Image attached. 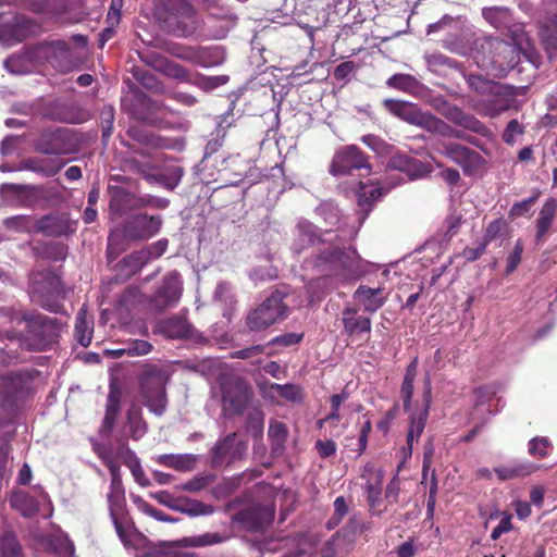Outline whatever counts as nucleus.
I'll list each match as a JSON object with an SVG mask.
<instances>
[{
	"mask_svg": "<svg viewBox=\"0 0 557 557\" xmlns=\"http://www.w3.org/2000/svg\"><path fill=\"white\" fill-rule=\"evenodd\" d=\"M308 262L315 272L339 281H356L366 273L357 250L339 245L320 249Z\"/></svg>",
	"mask_w": 557,
	"mask_h": 557,
	"instance_id": "obj_1",
	"label": "nucleus"
},
{
	"mask_svg": "<svg viewBox=\"0 0 557 557\" xmlns=\"http://www.w3.org/2000/svg\"><path fill=\"white\" fill-rule=\"evenodd\" d=\"M11 320L26 324V351H46L59 341L62 323L57 318L22 310L12 314Z\"/></svg>",
	"mask_w": 557,
	"mask_h": 557,
	"instance_id": "obj_2",
	"label": "nucleus"
},
{
	"mask_svg": "<svg viewBox=\"0 0 557 557\" xmlns=\"http://www.w3.org/2000/svg\"><path fill=\"white\" fill-rule=\"evenodd\" d=\"M169 379V373L154 363H146L138 375L139 391L146 406L159 416L166 408L165 385Z\"/></svg>",
	"mask_w": 557,
	"mask_h": 557,
	"instance_id": "obj_3",
	"label": "nucleus"
},
{
	"mask_svg": "<svg viewBox=\"0 0 557 557\" xmlns=\"http://www.w3.org/2000/svg\"><path fill=\"white\" fill-rule=\"evenodd\" d=\"M159 18L177 37L191 36L197 29L196 12L186 0H163Z\"/></svg>",
	"mask_w": 557,
	"mask_h": 557,
	"instance_id": "obj_4",
	"label": "nucleus"
},
{
	"mask_svg": "<svg viewBox=\"0 0 557 557\" xmlns=\"http://www.w3.org/2000/svg\"><path fill=\"white\" fill-rule=\"evenodd\" d=\"M287 293L275 289L259 306L251 309L246 317L250 331H263L288 315V306L284 299Z\"/></svg>",
	"mask_w": 557,
	"mask_h": 557,
	"instance_id": "obj_5",
	"label": "nucleus"
},
{
	"mask_svg": "<svg viewBox=\"0 0 557 557\" xmlns=\"http://www.w3.org/2000/svg\"><path fill=\"white\" fill-rule=\"evenodd\" d=\"M28 57L36 64H49L60 73H69L75 65L70 45L64 40H44L30 45Z\"/></svg>",
	"mask_w": 557,
	"mask_h": 557,
	"instance_id": "obj_6",
	"label": "nucleus"
},
{
	"mask_svg": "<svg viewBox=\"0 0 557 557\" xmlns=\"http://www.w3.org/2000/svg\"><path fill=\"white\" fill-rule=\"evenodd\" d=\"M34 148L37 152L46 156H66L76 153L79 144L72 129L55 127L40 132L35 139Z\"/></svg>",
	"mask_w": 557,
	"mask_h": 557,
	"instance_id": "obj_7",
	"label": "nucleus"
},
{
	"mask_svg": "<svg viewBox=\"0 0 557 557\" xmlns=\"http://www.w3.org/2000/svg\"><path fill=\"white\" fill-rule=\"evenodd\" d=\"M221 392L222 411L230 418L242 416L253 397L251 386L242 377H234L223 383Z\"/></svg>",
	"mask_w": 557,
	"mask_h": 557,
	"instance_id": "obj_8",
	"label": "nucleus"
},
{
	"mask_svg": "<svg viewBox=\"0 0 557 557\" xmlns=\"http://www.w3.org/2000/svg\"><path fill=\"white\" fill-rule=\"evenodd\" d=\"M28 379L21 372L1 376L0 384V418H8L9 424L21 400L28 389Z\"/></svg>",
	"mask_w": 557,
	"mask_h": 557,
	"instance_id": "obj_9",
	"label": "nucleus"
},
{
	"mask_svg": "<svg viewBox=\"0 0 557 557\" xmlns=\"http://www.w3.org/2000/svg\"><path fill=\"white\" fill-rule=\"evenodd\" d=\"M434 108L453 124L475 133L486 139H492L494 134L485 123L471 113L463 111L456 104L449 103L444 97L434 99Z\"/></svg>",
	"mask_w": 557,
	"mask_h": 557,
	"instance_id": "obj_10",
	"label": "nucleus"
},
{
	"mask_svg": "<svg viewBox=\"0 0 557 557\" xmlns=\"http://www.w3.org/2000/svg\"><path fill=\"white\" fill-rule=\"evenodd\" d=\"M384 108L400 120L431 133L436 116L421 110L417 104L396 99H385Z\"/></svg>",
	"mask_w": 557,
	"mask_h": 557,
	"instance_id": "obj_11",
	"label": "nucleus"
},
{
	"mask_svg": "<svg viewBox=\"0 0 557 557\" xmlns=\"http://www.w3.org/2000/svg\"><path fill=\"white\" fill-rule=\"evenodd\" d=\"M513 101L515 92L512 87L495 83L490 92L478 101L475 109L481 115L495 119L508 111Z\"/></svg>",
	"mask_w": 557,
	"mask_h": 557,
	"instance_id": "obj_12",
	"label": "nucleus"
},
{
	"mask_svg": "<svg viewBox=\"0 0 557 557\" xmlns=\"http://www.w3.org/2000/svg\"><path fill=\"white\" fill-rule=\"evenodd\" d=\"M361 169H371L368 157L358 146L348 145L336 150L329 171L332 175L337 176Z\"/></svg>",
	"mask_w": 557,
	"mask_h": 557,
	"instance_id": "obj_13",
	"label": "nucleus"
},
{
	"mask_svg": "<svg viewBox=\"0 0 557 557\" xmlns=\"http://www.w3.org/2000/svg\"><path fill=\"white\" fill-rule=\"evenodd\" d=\"M182 281L177 272L168 273L154 294L149 298L148 304L152 311L162 312L174 307L182 296Z\"/></svg>",
	"mask_w": 557,
	"mask_h": 557,
	"instance_id": "obj_14",
	"label": "nucleus"
},
{
	"mask_svg": "<svg viewBox=\"0 0 557 557\" xmlns=\"http://www.w3.org/2000/svg\"><path fill=\"white\" fill-rule=\"evenodd\" d=\"M162 226L160 215L138 213L128 219L124 224V235L131 240H147L156 236Z\"/></svg>",
	"mask_w": 557,
	"mask_h": 557,
	"instance_id": "obj_15",
	"label": "nucleus"
},
{
	"mask_svg": "<svg viewBox=\"0 0 557 557\" xmlns=\"http://www.w3.org/2000/svg\"><path fill=\"white\" fill-rule=\"evenodd\" d=\"M444 154L461 166L465 175H473L485 164L484 158L479 152L458 143L444 145Z\"/></svg>",
	"mask_w": 557,
	"mask_h": 557,
	"instance_id": "obj_16",
	"label": "nucleus"
},
{
	"mask_svg": "<svg viewBox=\"0 0 557 557\" xmlns=\"http://www.w3.org/2000/svg\"><path fill=\"white\" fill-rule=\"evenodd\" d=\"M342 333L351 339L369 336L372 329L370 317L360 313L359 308L352 305H346L341 312Z\"/></svg>",
	"mask_w": 557,
	"mask_h": 557,
	"instance_id": "obj_17",
	"label": "nucleus"
},
{
	"mask_svg": "<svg viewBox=\"0 0 557 557\" xmlns=\"http://www.w3.org/2000/svg\"><path fill=\"white\" fill-rule=\"evenodd\" d=\"M17 189L34 206L58 205L63 199L59 180L42 185H22Z\"/></svg>",
	"mask_w": 557,
	"mask_h": 557,
	"instance_id": "obj_18",
	"label": "nucleus"
},
{
	"mask_svg": "<svg viewBox=\"0 0 557 557\" xmlns=\"http://www.w3.org/2000/svg\"><path fill=\"white\" fill-rule=\"evenodd\" d=\"M35 231L48 237L69 236L76 231V224L65 214H47L35 221Z\"/></svg>",
	"mask_w": 557,
	"mask_h": 557,
	"instance_id": "obj_19",
	"label": "nucleus"
},
{
	"mask_svg": "<svg viewBox=\"0 0 557 557\" xmlns=\"http://www.w3.org/2000/svg\"><path fill=\"white\" fill-rule=\"evenodd\" d=\"M48 115L55 121L81 124L89 119V113L74 102L53 101L48 107Z\"/></svg>",
	"mask_w": 557,
	"mask_h": 557,
	"instance_id": "obj_20",
	"label": "nucleus"
},
{
	"mask_svg": "<svg viewBox=\"0 0 557 557\" xmlns=\"http://www.w3.org/2000/svg\"><path fill=\"white\" fill-rule=\"evenodd\" d=\"M386 166L387 169L405 173L410 180L420 178L429 172L428 166L422 161L405 152L392 154Z\"/></svg>",
	"mask_w": 557,
	"mask_h": 557,
	"instance_id": "obj_21",
	"label": "nucleus"
},
{
	"mask_svg": "<svg viewBox=\"0 0 557 557\" xmlns=\"http://www.w3.org/2000/svg\"><path fill=\"white\" fill-rule=\"evenodd\" d=\"M354 300L362 307L364 312L375 313L388 299V294L383 287L372 288L368 285H359L352 294Z\"/></svg>",
	"mask_w": 557,
	"mask_h": 557,
	"instance_id": "obj_22",
	"label": "nucleus"
},
{
	"mask_svg": "<svg viewBox=\"0 0 557 557\" xmlns=\"http://www.w3.org/2000/svg\"><path fill=\"white\" fill-rule=\"evenodd\" d=\"M121 411V391L116 387L110 388L107 397L106 412L98 434L101 438L110 440L115 422Z\"/></svg>",
	"mask_w": 557,
	"mask_h": 557,
	"instance_id": "obj_23",
	"label": "nucleus"
},
{
	"mask_svg": "<svg viewBox=\"0 0 557 557\" xmlns=\"http://www.w3.org/2000/svg\"><path fill=\"white\" fill-rule=\"evenodd\" d=\"M240 447L236 442V434H230L219 441L212 449L211 466L219 468L239 458Z\"/></svg>",
	"mask_w": 557,
	"mask_h": 557,
	"instance_id": "obj_24",
	"label": "nucleus"
},
{
	"mask_svg": "<svg viewBox=\"0 0 557 557\" xmlns=\"http://www.w3.org/2000/svg\"><path fill=\"white\" fill-rule=\"evenodd\" d=\"M110 195L109 208L116 215H124L136 210L137 194L132 193L123 186L109 185Z\"/></svg>",
	"mask_w": 557,
	"mask_h": 557,
	"instance_id": "obj_25",
	"label": "nucleus"
},
{
	"mask_svg": "<svg viewBox=\"0 0 557 557\" xmlns=\"http://www.w3.org/2000/svg\"><path fill=\"white\" fill-rule=\"evenodd\" d=\"M193 324L182 315H173L161 320L156 329L157 333L172 339L187 338L193 335Z\"/></svg>",
	"mask_w": 557,
	"mask_h": 557,
	"instance_id": "obj_26",
	"label": "nucleus"
},
{
	"mask_svg": "<svg viewBox=\"0 0 557 557\" xmlns=\"http://www.w3.org/2000/svg\"><path fill=\"white\" fill-rule=\"evenodd\" d=\"M431 404H432V381H431L430 375L426 374L423 380L422 408L418 413H412L410 416L408 432H412V434L420 437V435L422 434V432L425 428V424H426Z\"/></svg>",
	"mask_w": 557,
	"mask_h": 557,
	"instance_id": "obj_27",
	"label": "nucleus"
},
{
	"mask_svg": "<svg viewBox=\"0 0 557 557\" xmlns=\"http://www.w3.org/2000/svg\"><path fill=\"white\" fill-rule=\"evenodd\" d=\"M557 214V199L549 197L543 203L539 216L535 221V236L536 244L543 243L553 226Z\"/></svg>",
	"mask_w": 557,
	"mask_h": 557,
	"instance_id": "obj_28",
	"label": "nucleus"
},
{
	"mask_svg": "<svg viewBox=\"0 0 557 557\" xmlns=\"http://www.w3.org/2000/svg\"><path fill=\"white\" fill-rule=\"evenodd\" d=\"M148 63L170 78H174L181 83H194L193 76L187 69L176 62L168 60L160 54H151L149 57Z\"/></svg>",
	"mask_w": 557,
	"mask_h": 557,
	"instance_id": "obj_29",
	"label": "nucleus"
},
{
	"mask_svg": "<svg viewBox=\"0 0 557 557\" xmlns=\"http://www.w3.org/2000/svg\"><path fill=\"white\" fill-rule=\"evenodd\" d=\"M147 263V253L141 250L125 256L116 264L115 281L117 283L127 281L133 275L137 274Z\"/></svg>",
	"mask_w": 557,
	"mask_h": 557,
	"instance_id": "obj_30",
	"label": "nucleus"
},
{
	"mask_svg": "<svg viewBox=\"0 0 557 557\" xmlns=\"http://www.w3.org/2000/svg\"><path fill=\"white\" fill-rule=\"evenodd\" d=\"M240 521L251 530L259 531L268 528L274 519V510L269 506H255L239 513Z\"/></svg>",
	"mask_w": 557,
	"mask_h": 557,
	"instance_id": "obj_31",
	"label": "nucleus"
},
{
	"mask_svg": "<svg viewBox=\"0 0 557 557\" xmlns=\"http://www.w3.org/2000/svg\"><path fill=\"white\" fill-rule=\"evenodd\" d=\"M67 245L60 242H37L32 246L36 259L49 261H64L67 257Z\"/></svg>",
	"mask_w": 557,
	"mask_h": 557,
	"instance_id": "obj_32",
	"label": "nucleus"
},
{
	"mask_svg": "<svg viewBox=\"0 0 557 557\" xmlns=\"http://www.w3.org/2000/svg\"><path fill=\"white\" fill-rule=\"evenodd\" d=\"M117 443V455L119 457H123L125 455L124 465L129 468L135 481L144 487L149 486L150 481L146 476L139 459L136 457L135 453L129 449L127 441L125 438H120Z\"/></svg>",
	"mask_w": 557,
	"mask_h": 557,
	"instance_id": "obj_33",
	"label": "nucleus"
},
{
	"mask_svg": "<svg viewBox=\"0 0 557 557\" xmlns=\"http://www.w3.org/2000/svg\"><path fill=\"white\" fill-rule=\"evenodd\" d=\"M324 240L317 234L313 224L308 222H300L295 230V239L293 249L297 253H301L307 247L323 244Z\"/></svg>",
	"mask_w": 557,
	"mask_h": 557,
	"instance_id": "obj_34",
	"label": "nucleus"
},
{
	"mask_svg": "<svg viewBox=\"0 0 557 557\" xmlns=\"http://www.w3.org/2000/svg\"><path fill=\"white\" fill-rule=\"evenodd\" d=\"M65 165V162L58 158L34 157L25 161L26 170L35 172L44 177H52Z\"/></svg>",
	"mask_w": 557,
	"mask_h": 557,
	"instance_id": "obj_35",
	"label": "nucleus"
},
{
	"mask_svg": "<svg viewBox=\"0 0 557 557\" xmlns=\"http://www.w3.org/2000/svg\"><path fill=\"white\" fill-rule=\"evenodd\" d=\"M9 504L25 518L34 517L40 508L38 499L23 491H13L9 497Z\"/></svg>",
	"mask_w": 557,
	"mask_h": 557,
	"instance_id": "obj_36",
	"label": "nucleus"
},
{
	"mask_svg": "<svg viewBox=\"0 0 557 557\" xmlns=\"http://www.w3.org/2000/svg\"><path fill=\"white\" fill-rule=\"evenodd\" d=\"M0 557H25L16 532L7 525L0 533Z\"/></svg>",
	"mask_w": 557,
	"mask_h": 557,
	"instance_id": "obj_37",
	"label": "nucleus"
},
{
	"mask_svg": "<svg viewBox=\"0 0 557 557\" xmlns=\"http://www.w3.org/2000/svg\"><path fill=\"white\" fill-rule=\"evenodd\" d=\"M306 294L309 304L320 302L333 289V278L322 274L319 277L310 280L306 286Z\"/></svg>",
	"mask_w": 557,
	"mask_h": 557,
	"instance_id": "obj_38",
	"label": "nucleus"
},
{
	"mask_svg": "<svg viewBox=\"0 0 557 557\" xmlns=\"http://www.w3.org/2000/svg\"><path fill=\"white\" fill-rule=\"evenodd\" d=\"M418 374V358H413V360L407 366L406 372L400 386V398L403 400L404 410L409 412L412 406V397H413V383Z\"/></svg>",
	"mask_w": 557,
	"mask_h": 557,
	"instance_id": "obj_39",
	"label": "nucleus"
},
{
	"mask_svg": "<svg viewBox=\"0 0 557 557\" xmlns=\"http://www.w3.org/2000/svg\"><path fill=\"white\" fill-rule=\"evenodd\" d=\"M111 474V484H110V493L108 494V503H109V510L115 511V510H122L124 503H125V496H124V488L122 484L121 479V468L120 469H112L110 472Z\"/></svg>",
	"mask_w": 557,
	"mask_h": 557,
	"instance_id": "obj_40",
	"label": "nucleus"
},
{
	"mask_svg": "<svg viewBox=\"0 0 557 557\" xmlns=\"http://www.w3.org/2000/svg\"><path fill=\"white\" fill-rule=\"evenodd\" d=\"M268 437L272 453H281L288 437V428L284 422L271 420L268 430Z\"/></svg>",
	"mask_w": 557,
	"mask_h": 557,
	"instance_id": "obj_41",
	"label": "nucleus"
},
{
	"mask_svg": "<svg viewBox=\"0 0 557 557\" xmlns=\"http://www.w3.org/2000/svg\"><path fill=\"white\" fill-rule=\"evenodd\" d=\"M157 462L176 471L186 472L194 468L196 458L191 455L164 454L158 456Z\"/></svg>",
	"mask_w": 557,
	"mask_h": 557,
	"instance_id": "obj_42",
	"label": "nucleus"
},
{
	"mask_svg": "<svg viewBox=\"0 0 557 557\" xmlns=\"http://www.w3.org/2000/svg\"><path fill=\"white\" fill-rule=\"evenodd\" d=\"M226 540V536L212 532L205 533L196 536H186L175 542V545L178 547H205L214 544L222 543Z\"/></svg>",
	"mask_w": 557,
	"mask_h": 557,
	"instance_id": "obj_43",
	"label": "nucleus"
},
{
	"mask_svg": "<svg viewBox=\"0 0 557 557\" xmlns=\"http://www.w3.org/2000/svg\"><path fill=\"white\" fill-rule=\"evenodd\" d=\"M382 188L375 186H367L361 184L357 191V201L359 208L363 212L362 220H364L372 209L373 202L382 196Z\"/></svg>",
	"mask_w": 557,
	"mask_h": 557,
	"instance_id": "obj_44",
	"label": "nucleus"
},
{
	"mask_svg": "<svg viewBox=\"0 0 557 557\" xmlns=\"http://www.w3.org/2000/svg\"><path fill=\"white\" fill-rule=\"evenodd\" d=\"M431 133L438 134L444 137H455L457 139L465 140V141L482 149V147L479 144L478 138L467 135L466 133H463L461 131L453 128L448 123H446L445 121L441 120L437 116L435 119V122L433 124Z\"/></svg>",
	"mask_w": 557,
	"mask_h": 557,
	"instance_id": "obj_45",
	"label": "nucleus"
},
{
	"mask_svg": "<svg viewBox=\"0 0 557 557\" xmlns=\"http://www.w3.org/2000/svg\"><path fill=\"white\" fill-rule=\"evenodd\" d=\"M32 64H36V62L28 57V46L23 52L12 54L4 61L5 70L12 74H25L29 72Z\"/></svg>",
	"mask_w": 557,
	"mask_h": 557,
	"instance_id": "obj_46",
	"label": "nucleus"
},
{
	"mask_svg": "<svg viewBox=\"0 0 557 557\" xmlns=\"http://www.w3.org/2000/svg\"><path fill=\"white\" fill-rule=\"evenodd\" d=\"M537 467L533 463H518L515 466L495 468L494 471L499 480L507 481L516 478H524L533 473Z\"/></svg>",
	"mask_w": 557,
	"mask_h": 557,
	"instance_id": "obj_47",
	"label": "nucleus"
},
{
	"mask_svg": "<svg viewBox=\"0 0 557 557\" xmlns=\"http://www.w3.org/2000/svg\"><path fill=\"white\" fill-rule=\"evenodd\" d=\"M264 429V412L260 406L252 407L246 418V430L253 438H261Z\"/></svg>",
	"mask_w": 557,
	"mask_h": 557,
	"instance_id": "obj_48",
	"label": "nucleus"
},
{
	"mask_svg": "<svg viewBox=\"0 0 557 557\" xmlns=\"http://www.w3.org/2000/svg\"><path fill=\"white\" fill-rule=\"evenodd\" d=\"M170 51L174 57H176L183 61L190 62L195 65H199V66H208L209 65V63L206 60L207 53L202 50H198V49H194V48H189V47H176V48L171 49Z\"/></svg>",
	"mask_w": 557,
	"mask_h": 557,
	"instance_id": "obj_49",
	"label": "nucleus"
},
{
	"mask_svg": "<svg viewBox=\"0 0 557 557\" xmlns=\"http://www.w3.org/2000/svg\"><path fill=\"white\" fill-rule=\"evenodd\" d=\"M49 546L58 557H74L75 547L66 535H57L50 539Z\"/></svg>",
	"mask_w": 557,
	"mask_h": 557,
	"instance_id": "obj_50",
	"label": "nucleus"
},
{
	"mask_svg": "<svg viewBox=\"0 0 557 557\" xmlns=\"http://www.w3.org/2000/svg\"><path fill=\"white\" fill-rule=\"evenodd\" d=\"M75 336L83 347H88L92 338V327L83 312H78L75 322Z\"/></svg>",
	"mask_w": 557,
	"mask_h": 557,
	"instance_id": "obj_51",
	"label": "nucleus"
},
{
	"mask_svg": "<svg viewBox=\"0 0 557 557\" xmlns=\"http://www.w3.org/2000/svg\"><path fill=\"white\" fill-rule=\"evenodd\" d=\"M127 135L135 141L148 146V147H160L161 139L148 129L132 126L127 129Z\"/></svg>",
	"mask_w": 557,
	"mask_h": 557,
	"instance_id": "obj_52",
	"label": "nucleus"
},
{
	"mask_svg": "<svg viewBox=\"0 0 557 557\" xmlns=\"http://www.w3.org/2000/svg\"><path fill=\"white\" fill-rule=\"evenodd\" d=\"M123 169L129 173L143 176L148 182H152V177H154V174L151 173L154 166L149 162H140L135 158L125 159Z\"/></svg>",
	"mask_w": 557,
	"mask_h": 557,
	"instance_id": "obj_53",
	"label": "nucleus"
},
{
	"mask_svg": "<svg viewBox=\"0 0 557 557\" xmlns=\"http://www.w3.org/2000/svg\"><path fill=\"white\" fill-rule=\"evenodd\" d=\"M540 196L541 190L535 189L532 196L529 197L528 199L515 202L508 212V218L512 221L517 218L528 214L531 211L534 203L539 200Z\"/></svg>",
	"mask_w": 557,
	"mask_h": 557,
	"instance_id": "obj_54",
	"label": "nucleus"
},
{
	"mask_svg": "<svg viewBox=\"0 0 557 557\" xmlns=\"http://www.w3.org/2000/svg\"><path fill=\"white\" fill-rule=\"evenodd\" d=\"M94 449L102 463L108 468L109 472H111L113 468H121L116 459H122L124 461L125 455L123 457H119L117 450L114 455L110 445L96 444L94 445Z\"/></svg>",
	"mask_w": 557,
	"mask_h": 557,
	"instance_id": "obj_55",
	"label": "nucleus"
},
{
	"mask_svg": "<svg viewBox=\"0 0 557 557\" xmlns=\"http://www.w3.org/2000/svg\"><path fill=\"white\" fill-rule=\"evenodd\" d=\"M94 449L102 463L108 468L109 472H111L113 468H121L116 459H122L124 461L125 455L123 457H119L117 450L114 455L110 445L96 444L94 445Z\"/></svg>",
	"mask_w": 557,
	"mask_h": 557,
	"instance_id": "obj_56",
	"label": "nucleus"
},
{
	"mask_svg": "<svg viewBox=\"0 0 557 557\" xmlns=\"http://www.w3.org/2000/svg\"><path fill=\"white\" fill-rule=\"evenodd\" d=\"M525 133V126L520 123L517 119L510 120L503 131L502 139L508 146H515L517 144V137L522 136Z\"/></svg>",
	"mask_w": 557,
	"mask_h": 557,
	"instance_id": "obj_57",
	"label": "nucleus"
},
{
	"mask_svg": "<svg viewBox=\"0 0 557 557\" xmlns=\"http://www.w3.org/2000/svg\"><path fill=\"white\" fill-rule=\"evenodd\" d=\"M387 86L401 91H411L416 88L418 81L410 74H394L387 82Z\"/></svg>",
	"mask_w": 557,
	"mask_h": 557,
	"instance_id": "obj_58",
	"label": "nucleus"
},
{
	"mask_svg": "<svg viewBox=\"0 0 557 557\" xmlns=\"http://www.w3.org/2000/svg\"><path fill=\"white\" fill-rule=\"evenodd\" d=\"M135 78L148 90L152 92H162L164 86L162 82H160L154 74L146 70H137L134 73Z\"/></svg>",
	"mask_w": 557,
	"mask_h": 557,
	"instance_id": "obj_59",
	"label": "nucleus"
},
{
	"mask_svg": "<svg viewBox=\"0 0 557 557\" xmlns=\"http://www.w3.org/2000/svg\"><path fill=\"white\" fill-rule=\"evenodd\" d=\"M508 231V224L504 219L492 221L485 228L482 242L487 246L496 238L503 236Z\"/></svg>",
	"mask_w": 557,
	"mask_h": 557,
	"instance_id": "obj_60",
	"label": "nucleus"
},
{
	"mask_svg": "<svg viewBox=\"0 0 557 557\" xmlns=\"http://www.w3.org/2000/svg\"><path fill=\"white\" fill-rule=\"evenodd\" d=\"M33 224V218L29 215H14L7 218L3 225L7 230L24 233L29 232Z\"/></svg>",
	"mask_w": 557,
	"mask_h": 557,
	"instance_id": "obj_61",
	"label": "nucleus"
},
{
	"mask_svg": "<svg viewBox=\"0 0 557 557\" xmlns=\"http://www.w3.org/2000/svg\"><path fill=\"white\" fill-rule=\"evenodd\" d=\"M127 425L129 429V435L134 441L140 440L147 432L146 422L140 416L133 412L127 413Z\"/></svg>",
	"mask_w": 557,
	"mask_h": 557,
	"instance_id": "obj_62",
	"label": "nucleus"
},
{
	"mask_svg": "<svg viewBox=\"0 0 557 557\" xmlns=\"http://www.w3.org/2000/svg\"><path fill=\"white\" fill-rule=\"evenodd\" d=\"M153 346L151 343L144 339H133L120 351L125 352L127 356H145L151 352Z\"/></svg>",
	"mask_w": 557,
	"mask_h": 557,
	"instance_id": "obj_63",
	"label": "nucleus"
},
{
	"mask_svg": "<svg viewBox=\"0 0 557 557\" xmlns=\"http://www.w3.org/2000/svg\"><path fill=\"white\" fill-rule=\"evenodd\" d=\"M141 292L137 286H127L120 295L117 304L121 308L129 309L135 304L141 300Z\"/></svg>",
	"mask_w": 557,
	"mask_h": 557,
	"instance_id": "obj_64",
	"label": "nucleus"
}]
</instances>
